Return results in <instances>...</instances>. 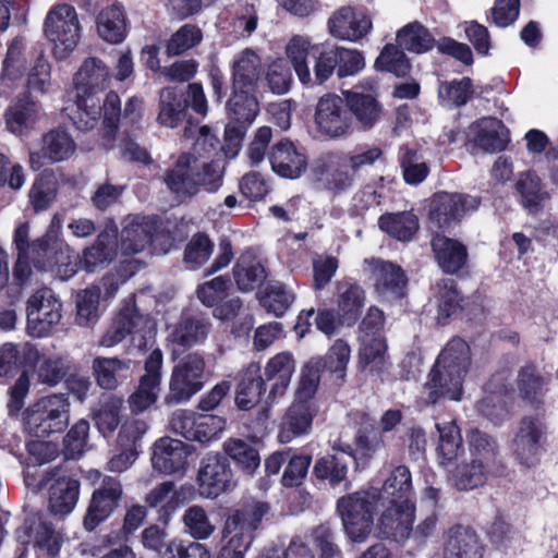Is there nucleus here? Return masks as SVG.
<instances>
[{"mask_svg": "<svg viewBox=\"0 0 558 558\" xmlns=\"http://www.w3.org/2000/svg\"><path fill=\"white\" fill-rule=\"evenodd\" d=\"M548 424L544 415H523L510 444L514 461L525 469L539 465L547 450Z\"/></svg>", "mask_w": 558, "mask_h": 558, "instance_id": "0eeeda50", "label": "nucleus"}, {"mask_svg": "<svg viewBox=\"0 0 558 558\" xmlns=\"http://www.w3.org/2000/svg\"><path fill=\"white\" fill-rule=\"evenodd\" d=\"M267 384L258 362H251L240 375L235 389V404L241 411H250L258 405L267 395Z\"/></svg>", "mask_w": 558, "mask_h": 558, "instance_id": "7c9ffc66", "label": "nucleus"}, {"mask_svg": "<svg viewBox=\"0 0 558 558\" xmlns=\"http://www.w3.org/2000/svg\"><path fill=\"white\" fill-rule=\"evenodd\" d=\"M271 170L280 178L296 180L305 173L308 158L303 147L284 137L276 142L268 150Z\"/></svg>", "mask_w": 558, "mask_h": 558, "instance_id": "f3484780", "label": "nucleus"}, {"mask_svg": "<svg viewBox=\"0 0 558 558\" xmlns=\"http://www.w3.org/2000/svg\"><path fill=\"white\" fill-rule=\"evenodd\" d=\"M312 543L318 551L317 558H341L342 550L337 543V532L329 522L311 530Z\"/></svg>", "mask_w": 558, "mask_h": 558, "instance_id": "774afa93", "label": "nucleus"}, {"mask_svg": "<svg viewBox=\"0 0 558 558\" xmlns=\"http://www.w3.org/2000/svg\"><path fill=\"white\" fill-rule=\"evenodd\" d=\"M226 418L214 414H201L191 410H178L170 420L171 429L187 441L208 445L226 428Z\"/></svg>", "mask_w": 558, "mask_h": 558, "instance_id": "ddd939ff", "label": "nucleus"}, {"mask_svg": "<svg viewBox=\"0 0 558 558\" xmlns=\"http://www.w3.org/2000/svg\"><path fill=\"white\" fill-rule=\"evenodd\" d=\"M316 131L329 140L345 138L353 133V120L344 98L333 93L323 95L315 107Z\"/></svg>", "mask_w": 558, "mask_h": 558, "instance_id": "9b49d317", "label": "nucleus"}, {"mask_svg": "<svg viewBox=\"0 0 558 558\" xmlns=\"http://www.w3.org/2000/svg\"><path fill=\"white\" fill-rule=\"evenodd\" d=\"M296 361L289 351H282L270 357L264 367V379L269 386L263 412L268 411V407L274 404L279 398L283 397L291 384L295 373Z\"/></svg>", "mask_w": 558, "mask_h": 558, "instance_id": "6ab92c4d", "label": "nucleus"}, {"mask_svg": "<svg viewBox=\"0 0 558 558\" xmlns=\"http://www.w3.org/2000/svg\"><path fill=\"white\" fill-rule=\"evenodd\" d=\"M345 451H349L351 461L356 470L369 466L375 457L386 448L384 435L373 425L361 426L354 436L353 446L342 442Z\"/></svg>", "mask_w": 558, "mask_h": 558, "instance_id": "2f4dec72", "label": "nucleus"}, {"mask_svg": "<svg viewBox=\"0 0 558 558\" xmlns=\"http://www.w3.org/2000/svg\"><path fill=\"white\" fill-rule=\"evenodd\" d=\"M476 409L480 415L487 418L495 426H500L511 417V397L486 395L477 402Z\"/></svg>", "mask_w": 558, "mask_h": 558, "instance_id": "69168bd1", "label": "nucleus"}, {"mask_svg": "<svg viewBox=\"0 0 558 558\" xmlns=\"http://www.w3.org/2000/svg\"><path fill=\"white\" fill-rule=\"evenodd\" d=\"M286 53L303 85H323L335 73L338 78L353 76L365 66L362 52L329 44H312L295 35Z\"/></svg>", "mask_w": 558, "mask_h": 558, "instance_id": "f257e3e1", "label": "nucleus"}, {"mask_svg": "<svg viewBox=\"0 0 558 558\" xmlns=\"http://www.w3.org/2000/svg\"><path fill=\"white\" fill-rule=\"evenodd\" d=\"M233 277L236 287L242 292L259 288L266 277V269L253 255L242 254L233 266Z\"/></svg>", "mask_w": 558, "mask_h": 558, "instance_id": "6e6d98bb", "label": "nucleus"}, {"mask_svg": "<svg viewBox=\"0 0 558 558\" xmlns=\"http://www.w3.org/2000/svg\"><path fill=\"white\" fill-rule=\"evenodd\" d=\"M70 402L64 393L46 396L31 405L24 417L25 430L37 438L62 434L69 426Z\"/></svg>", "mask_w": 558, "mask_h": 558, "instance_id": "39448f33", "label": "nucleus"}, {"mask_svg": "<svg viewBox=\"0 0 558 558\" xmlns=\"http://www.w3.org/2000/svg\"><path fill=\"white\" fill-rule=\"evenodd\" d=\"M98 35L109 44L122 43L128 34V21L121 4L102 9L96 19Z\"/></svg>", "mask_w": 558, "mask_h": 558, "instance_id": "8fccbe9b", "label": "nucleus"}, {"mask_svg": "<svg viewBox=\"0 0 558 558\" xmlns=\"http://www.w3.org/2000/svg\"><path fill=\"white\" fill-rule=\"evenodd\" d=\"M118 254V230L105 229L96 238L95 242L78 256L81 269L94 272L97 268L108 266Z\"/></svg>", "mask_w": 558, "mask_h": 558, "instance_id": "473e14b6", "label": "nucleus"}, {"mask_svg": "<svg viewBox=\"0 0 558 558\" xmlns=\"http://www.w3.org/2000/svg\"><path fill=\"white\" fill-rule=\"evenodd\" d=\"M44 34L53 44L52 53L57 60L66 59L76 48L81 37V25L73 5H53L46 15Z\"/></svg>", "mask_w": 558, "mask_h": 558, "instance_id": "6e6552de", "label": "nucleus"}, {"mask_svg": "<svg viewBox=\"0 0 558 558\" xmlns=\"http://www.w3.org/2000/svg\"><path fill=\"white\" fill-rule=\"evenodd\" d=\"M210 329L211 323L204 313L183 312L169 333V340L175 348L186 351L195 345L203 344Z\"/></svg>", "mask_w": 558, "mask_h": 558, "instance_id": "cd10ccee", "label": "nucleus"}, {"mask_svg": "<svg viewBox=\"0 0 558 558\" xmlns=\"http://www.w3.org/2000/svg\"><path fill=\"white\" fill-rule=\"evenodd\" d=\"M222 542L223 545L216 558H244L253 541L250 527L241 525L240 514L227 518L222 529Z\"/></svg>", "mask_w": 558, "mask_h": 558, "instance_id": "a19ab883", "label": "nucleus"}, {"mask_svg": "<svg viewBox=\"0 0 558 558\" xmlns=\"http://www.w3.org/2000/svg\"><path fill=\"white\" fill-rule=\"evenodd\" d=\"M550 378L544 376L533 362H529L518 371L517 388L519 397L531 408L538 410L544 405Z\"/></svg>", "mask_w": 558, "mask_h": 558, "instance_id": "f704fd0d", "label": "nucleus"}, {"mask_svg": "<svg viewBox=\"0 0 558 558\" xmlns=\"http://www.w3.org/2000/svg\"><path fill=\"white\" fill-rule=\"evenodd\" d=\"M437 318L442 325L460 318L469 304V298L462 294L454 279L444 278L437 282Z\"/></svg>", "mask_w": 558, "mask_h": 558, "instance_id": "79ce46f5", "label": "nucleus"}, {"mask_svg": "<svg viewBox=\"0 0 558 558\" xmlns=\"http://www.w3.org/2000/svg\"><path fill=\"white\" fill-rule=\"evenodd\" d=\"M374 68L377 72H385L398 78L410 76L412 64L405 52L395 44H386L375 59Z\"/></svg>", "mask_w": 558, "mask_h": 558, "instance_id": "13d9d810", "label": "nucleus"}, {"mask_svg": "<svg viewBox=\"0 0 558 558\" xmlns=\"http://www.w3.org/2000/svg\"><path fill=\"white\" fill-rule=\"evenodd\" d=\"M343 95L349 113L354 117L363 131L373 129L379 122L383 105L376 96L356 90H345Z\"/></svg>", "mask_w": 558, "mask_h": 558, "instance_id": "4c0bfd02", "label": "nucleus"}, {"mask_svg": "<svg viewBox=\"0 0 558 558\" xmlns=\"http://www.w3.org/2000/svg\"><path fill=\"white\" fill-rule=\"evenodd\" d=\"M62 303L47 287L35 291L26 302L27 330L33 337H44L62 317Z\"/></svg>", "mask_w": 558, "mask_h": 558, "instance_id": "4468645a", "label": "nucleus"}, {"mask_svg": "<svg viewBox=\"0 0 558 558\" xmlns=\"http://www.w3.org/2000/svg\"><path fill=\"white\" fill-rule=\"evenodd\" d=\"M387 343L381 336L372 337L363 343L359 351V364L362 371L383 377L390 367L388 362Z\"/></svg>", "mask_w": 558, "mask_h": 558, "instance_id": "3c124183", "label": "nucleus"}, {"mask_svg": "<svg viewBox=\"0 0 558 558\" xmlns=\"http://www.w3.org/2000/svg\"><path fill=\"white\" fill-rule=\"evenodd\" d=\"M59 468L58 476L49 484L48 508L54 515L69 514L78 500L80 481L70 476L61 475Z\"/></svg>", "mask_w": 558, "mask_h": 558, "instance_id": "58836bf2", "label": "nucleus"}, {"mask_svg": "<svg viewBox=\"0 0 558 558\" xmlns=\"http://www.w3.org/2000/svg\"><path fill=\"white\" fill-rule=\"evenodd\" d=\"M471 365V350L465 340L452 338L438 354L424 384L426 402L436 404L441 399L459 401L464 378Z\"/></svg>", "mask_w": 558, "mask_h": 558, "instance_id": "f03ea898", "label": "nucleus"}, {"mask_svg": "<svg viewBox=\"0 0 558 558\" xmlns=\"http://www.w3.org/2000/svg\"><path fill=\"white\" fill-rule=\"evenodd\" d=\"M469 450L472 459H481L484 464L500 463L506 464L500 452V447L497 439L478 429L472 428L468 433Z\"/></svg>", "mask_w": 558, "mask_h": 558, "instance_id": "bf43d9fd", "label": "nucleus"}, {"mask_svg": "<svg viewBox=\"0 0 558 558\" xmlns=\"http://www.w3.org/2000/svg\"><path fill=\"white\" fill-rule=\"evenodd\" d=\"M228 117L232 122L251 124L259 112L255 90L232 89L227 104Z\"/></svg>", "mask_w": 558, "mask_h": 558, "instance_id": "4d7b16f0", "label": "nucleus"}, {"mask_svg": "<svg viewBox=\"0 0 558 558\" xmlns=\"http://www.w3.org/2000/svg\"><path fill=\"white\" fill-rule=\"evenodd\" d=\"M147 428L146 422L138 418L126 420L121 425L117 445L122 452L110 460L111 470L121 471L128 466V463L136 459L141 439L147 432Z\"/></svg>", "mask_w": 558, "mask_h": 558, "instance_id": "72a5a7b5", "label": "nucleus"}, {"mask_svg": "<svg viewBox=\"0 0 558 558\" xmlns=\"http://www.w3.org/2000/svg\"><path fill=\"white\" fill-rule=\"evenodd\" d=\"M344 151H331L326 154L319 161V172L328 173V187L335 192H342L352 186L355 180V173L351 172V167L347 161L340 160Z\"/></svg>", "mask_w": 558, "mask_h": 558, "instance_id": "603ef678", "label": "nucleus"}, {"mask_svg": "<svg viewBox=\"0 0 558 558\" xmlns=\"http://www.w3.org/2000/svg\"><path fill=\"white\" fill-rule=\"evenodd\" d=\"M369 264L374 290L379 298L399 301L405 296L409 278L400 265L379 258H373Z\"/></svg>", "mask_w": 558, "mask_h": 558, "instance_id": "5701e85b", "label": "nucleus"}, {"mask_svg": "<svg viewBox=\"0 0 558 558\" xmlns=\"http://www.w3.org/2000/svg\"><path fill=\"white\" fill-rule=\"evenodd\" d=\"M76 97L81 102L97 100L98 93L104 92L110 84V71L102 60L89 57L84 60L73 78Z\"/></svg>", "mask_w": 558, "mask_h": 558, "instance_id": "bb28decb", "label": "nucleus"}, {"mask_svg": "<svg viewBox=\"0 0 558 558\" xmlns=\"http://www.w3.org/2000/svg\"><path fill=\"white\" fill-rule=\"evenodd\" d=\"M31 66L27 72L25 93L46 94L51 85V64L41 44H36L31 51Z\"/></svg>", "mask_w": 558, "mask_h": 558, "instance_id": "864d4df0", "label": "nucleus"}, {"mask_svg": "<svg viewBox=\"0 0 558 558\" xmlns=\"http://www.w3.org/2000/svg\"><path fill=\"white\" fill-rule=\"evenodd\" d=\"M315 415V404L294 399L281 416L278 425V441L280 444H288L298 437L308 434Z\"/></svg>", "mask_w": 558, "mask_h": 558, "instance_id": "c756f323", "label": "nucleus"}, {"mask_svg": "<svg viewBox=\"0 0 558 558\" xmlns=\"http://www.w3.org/2000/svg\"><path fill=\"white\" fill-rule=\"evenodd\" d=\"M227 460H232L243 474L254 476L260 466L262 458L258 449L251 442L230 437L222 442V452Z\"/></svg>", "mask_w": 558, "mask_h": 558, "instance_id": "49530a36", "label": "nucleus"}, {"mask_svg": "<svg viewBox=\"0 0 558 558\" xmlns=\"http://www.w3.org/2000/svg\"><path fill=\"white\" fill-rule=\"evenodd\" d=\"M378 227L391 239L400 242H410L418 232L420 220L413 209L385 213L378 218Z\"/></svg>", "mask_w": 558, "mask_h": 558, "instance_id": "de8ad7c7", "label": "nucleus"}, {"mask_svg": "<svg viewBox=\"0 0 558 558\" xmlns=\"http://www.w3.org/2000/svg\"><path fill=\"white\" fill-rule=\"evenodd\" d=\"M157 233V222L151 219H143L132 222L121 231V246L128 254H136L144 251L154 242Z\"/></svg>", "mask_w": 558, "mask_h": 558, "instance_id": "5fc2aeb1", "label": "nucleus"}, {"mask_svg": "<svg viewBox=\"0 0 558 558\" xmlns=\"http://www.w3.org/2000/svg\"><path fill=\"white\" fill-rule=\"evenodd\" d=\"M192 161L193 156L183 153L165 173L163 181L167 187L178 197L192 198L196 195Z\"/></svg>", "mask_w": 558, "mask_h": 558, "instance_id": "c03bdc74", "label": "nucleus"}, {"mask_svg": "<svg viewBox=\"0 0 558 558\" xmlns=\"http://www.w3.org/2000/svg\"><path fill=\"white\" fill-rule=\"evenodd\" d=\"M379 518L380 534L395 542L410 537L415 518V502L387 501Z\"/></svg>", "mask_w": 558, "mask_h": 558, "instance_id": "a878e982", "label": "nucleus"}, {"mask_svg": "<svg viewBox=\"0 0 558 558\" xmlns=\"http://www.w3.org/2000/svg\"><path fill=\"white\" fill-rule=\"evenodd\" d=\"M379 506V501L371 489L348 494L337 500V513L351 542L362 543L368 537Z\"/></svg>", "mask_w": 558, "mask_h": 558, "instance_id": "20e7f679", "label": "nucleus"}, {"mask_svg": "<svg viewBox=\"0 0 558 558\" xmlns=\"http://www.w3.org/2000/svg\"><path fill=\"white\" fill-rule=\"evenodd\" d=\"M402 177L407 184L418 185L429 174V166L423 160V156L413 148H405L399 159Z\"/></svg>", "mask_w": 558, "mask_h": 558, "instance_id": "338daca9", "label": "nucleus"}, {"mask_svg": "<svg viewBox=\"0 0 558 558\" xmlns=\"http://www.w3.org/2000/svg\"><path fill=\"white\" fill-rule=\"evenodd\" d=\"M123 488L121 482L113 476H105L96 488L87 507L83 525L86 531H94L106 521L119 507Z\"/></svg>", "mask_w": 558, "mask_h": 558, "instance_id": "dca6fc26", "label": "nucleus"}, {"mask_svg": "<svg viewBox=\"0 0 558 558\" xmlns=\"http://www.w3.org/2000/svg\"><path fill=\"white\" fill-rule=\"evenodd\" d=\"M486 546L471 525L453 524L444 537L442 558H484Z\"/></svg>", "mask_w": 558, "mask_h": 558, "instance_id": "393cba45", "label": "nucleus"}, {"mask_svg": "<svg viewBox=\"0 0 558 558\" xmlns=\"http://www.w3.org/2000/svg\"><path fill=\"white\" fill-rule=\"evenodd\" d=\"M311 463V454L296 453L295 450L291 448V453L288 454V459L280 477V484L284 488H298L302 486L308 474Z\"/></svg>", "mask_w": 558, "mask_h": 558, "instance_id": "0e129e2a", "label": "nucleus"}, {"mask_svg": "<svg viewBox=\"0 0 558 558\" xmlns=\"http://www.w3.org/2000/svg\"><path fill=\"white\" fill-rule=\"evenodd\" d=\"M366 291L353 277H343L335 282L332 302L342 322L355 326L362 318L366 305Z\"/></svg>", "mask_w": 558, "mask_h": 558, "instance_id": "a211bd4d", "label": "nucleus"}, {"mask_svg": "<svg viewBox=\"0 0 558 558\" xmlns=\"http://www.w3.org/2000/svg\"><path fill=\"white\" fill-rule=\"evenodd\" d=\"M203 40V32L196 24H184L175 31L166 43L168 58L181 56L198 46Z\"/></svg>", "mask_w": 558, "mask_h": 558, "instance_id": "e2e57ef3", "label": "nucleus"}, {"mask_svg": "<svg viewBox=\"0 0 558 558\" xmlns=\"http://www.w3.org/2000/svg\"><path fill=\"white\" fill-rule=\"evenodd\" d=\"M58 245L59 247L52 259L37 260L39 271H50L57 277L68 280L81 269L78 255L63 240Z\"/></svg>", "mask_w": 558, "mask_h": 558, "instance_id": "052dcab7", "label": "nucleus"}, {"mask_svg": "<svg viewBox=\"0 0 558 558\" xmlns=\"http://www.w3.org/2000/svg\"><path fill=\"white\" fill-rule=\"evenodd\" d=\"M473 126L476 129L474 145L486 153H500L510 142L509 130L504 122L495 117H485L477 120Z\"/></svg>", "mask_w": 558, "mask_h": 558, "instance_id": "37998d69", "label": "nucleus"}, {"mask_svg": "<svg viewBox=\"0 0 558 558\" xmlns=\"http://www.w3.org/2000/svg\"><path fill=\"white\" fill-rule=\"evenodd\" d=\"M350 347L343 339H338L330 347L328 352L323 357H313L317 362L322 374L325 372L336 374L337 378H343L345 375L347 365L350 359Z\"/></svg>", "mask_w": 558, "mask_h": 558, "instance_id": "680f3d73", "label": "nucleus"}, {"mask_svg": "<svg viewBox=\"0 0 558 558\" xmlns=\"http://www.w3.org/2000/svg\"><path fill=\"white\" fill-rule=\"evenodd\" d=\"M430 248L439 269L457 277L470 274L469 251L464 243L436 231L430 238Z\"/></svg>", "mask_w": 558, "mask_h": 558, "instance_id": "2eb2a0df", "label": "nucleus"}, {"mask_svg": "<svg viewBox=\"0 0 558 558\" xmlns=\"http://www.w3.org/2000/svg\"><path fill=\"white\" fill-rule=\"evenodd\" d=\"M509 474L507 464H484L481 459L458 463L450 472V481L460 492H469L482 487L488 477H506Z\"/></svg>", "mask_w": 558, "mask_h": 558, "instance_id": "4be33fe9", "label": "nucleus"}, {"mask_svg": "<svg viewBox=\"0 0 558 558\" xmlns=\"http://www.w3.org/2000/svg\"><path fill=\"white\" fill-rule=\"evenodd\" d=\"M23 39L15 37L8 47L2 62L0 75V93L9 94L16 87L25 74V59L23 57Z\"/></svg>", "mask_w": 558, "mask_h": 558, "instance_id": "09e8293b", "label": "nucleus"}, {"mask_svg": "<svg viewBox=\"0 0 558 558\" xmlns=\"http://www.w3.org/2000/svg\"><path fill=\"white\" fill-rule=\"evenodd\" d=\"M397 43L403 51L416 54L426 53L436 45L440 53L452 57L464 65H472L474 62L470 46L447 36L436 41L428 28L417 21L404 25L397 32Z\"/></svg>", "mask_w": 558, "mask_h": 558, "instance_id": "423d86ee", "label": "nucleus"}, {"mask_svg": "<svg viewBox=\"0 0 558 558\" xmlns=\"http://www.w3.org/2000/svg\"><path fill=\"white\" fill-rule=\"evenodd\" d=\"M205 366L203 355H185L172 369L163 403L169 407L184 403L199 392L205 385Z\"/></svg>", "mask_w": 558, "mask_h": 558, "instance_id": "9d476101", "label": "nucleus"}, {"mask_svg": "<svg viewBox=\"0 0 558 558\" xmlns=\"http://www.w3.org/2000/svg\"><path fill=\"white\" fill-rule=\"evenodd\" d=\"M330 33L341 39L359 40L367 35L372 22L366 15L357 16L351 7H342L328 21Z\"/></svg>", "mask_w": 558, "mask_h": 558, "instance_id": "ea45409f", "label": "nucleus"}, {"mask_svg": "<svg viewBox=\"0 0 558 558\" xmlns=\"http://www.w3.org/2000/svg\"><path fill=\"white\" fill-rule=\"evenodd\" d=\"M194 447L171 437H161L155 441L151 454L153 468L165 475L183 474L187 458Z\"/></svg>", "mask_w": 558, "mask_h": 558, "instance_id": "aec40b11", "label": "nucleus"}, {"mask_svg": "<svg viewBox=\"0 0 558 558\" xmlns=\"http://www.w3.org/2000/svg\"><path fill=\"white\" fill-rule=\"evenodd\" d=\"M189 108L201 116L207 113V99L201 83H189L186 87L166 86L159 90L156 121L161 126L175 129L186 120Z\"/></svg>", "mask_w": 558, "mask_h": 558, "instance_id": "7ed1b4c3", "label": "nucleus"}, {"mask_svg": "<svg viewBox=\"0 0 558 558\" xmlns=\"http://www.w3.org/2000/svg\"><path fill=\"white\" fill-rule=\"evenodd\" d=\"M380 506L387 501L414 502L412 475L407 465L396 466L385 480L380 489L371 488Z\"/></svg>", "mask_w": 558, "mask_h": 558, "instance_id": "c9c22d12", "label": "nucleus"}, {"mask_svg": "<svg viewBox=\"0 0 558 558\" xmlns=\"http://www.w3.org/2000/svg\"><path fill=\"white\" fill-rule=\"evenodd\" d=\"M162 362L163 356L159 349L153 350L145 360V374L141 377L136 390L129 398L132 412H143L157 401Z\"/></svg>", "mask_w": 558, "mask_h": 558, "instance_id": "412c9836", "label": "nucleus"}, {"mask_svg": "<svg viewBox=\"0 0 558 558\" xmlns=\"http://www.w3.org/2000/svg\"><path fill=\"white\" fill-rule=\"evenodd\" d=\"M481 197L465 193L436 192L427 204L428 222L437 230H445L461 221L463 216L478 208Z\"/></svg>", "mask_w": 558, "mask_h": 558, "instance_id": "f8f14e48", "label": "nucleus"}, {"mask_svg": "<svg viewBox=\"0 0 558 558\" xmlns=\"http://www.w3.org/2000/svg\"><path fill=\"white\" fill-rule=\"evenodd\" d=\"M40 109L39 101L29 93H23L4 111L7 131L15 136L28 134L39 120Z\"/></svg>", "mask_w": 558, "mask_h": 558, "instance_id": "c85d7f7f", "label": "nucleus"}, {"mask_svg": "<svg viewBox=\"0 0 558 558\" xmlns=\"http://www.w3.org/2000/svg\"><path fill=\"white\" fill-rule=\"evenodd\" d=\"M353 464L349 451H345L342 441L338 440L332 446V451L317 458L313 465L312 476L317 482L331 488L348 483L350 465Z\"/></svg>", "mask_w": 558, "mask_h": 558, "instance_id": "b1692460", "label": "nucleus"}, {"mask_svg": "<svg viewBox=\"0 0 558 558\" xmlns=\"http://www.w3.org/2000/svg\"><path fill=\"white\" fill-rule=\"evenodd\" d=\"M96 384L104 390H114L131 375V360L96 356L92 363Z\"/></svg>", "mask_w": 558, "mask_h": 558, "instance_id": "a18cd8bd", "label": "nucleus"}, {"mask_svg": "<svg viewBox=\"0 0 558 558\" xmlns=\"http://www.w3.org/2000/svg\"><path fill=\"white\" fill-rule=\"evenodd\" d=\"M197 494L202 498L216 499L236 486L234 472L227 457L209 451L201 458L195 476Z\"/></svg>", "mask_w": 558, "mask_h": 558, "instance_id": "1a4fd4ad", "label": "nucleus"}, {"mask_svg": "<svg viewBox=\"0 0 558 558\" xmlns=\"http://www.w3.org/2000/svg\"><path fill=\"white\" fill-rule=\"evenodd\" d=\"M76 145L72 136L62 128L48 131L43 136L41 154H31V163L35 169H39L43 163L39 161L41 156L50 162H60L69 159L75 151Z\"/></svg>", "mask_w": 558, "mask_h": 558, "instance_id": "e433bc0d", "label": "nucleus"}]
</instances>
